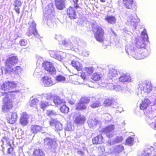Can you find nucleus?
Returning <instances> with one entry per match:
<instances>
[{"label": "nucleus", "instance_id": "nucleus-1", "mask_svg": "<svg viewBox=\"0 0 156 156\" xmlns=\"http://www.w3.org/2000/svg\"><path fill=\"white\" fill-rule=\"evenodd\" d=\"M1 96H4L3 98V105L1 110L5 113L8 112L12 107V100L14 99L15 95L13 92L10 91L7 92H0Z\"/></svg>", "mask_w": 156, "mask_h": 156}, {"label": "nucleus", "instance_id": "nucleus-2", "mask_svg": "<svg viewBox=\"0 0 156 156\" xmlns=\"http://www.w3.org/2000/svg\"><path fill=\"white\" fill-rule=\"evenodd\" d=\"M18 60V59L16 56H14L9 57L6 62V66L9 67V68H7L6 70L7 73L12 74H19L21 71V68L20 66H16L13 68H11L14 64L16 63Z\"/></svg>", "mask_w": 156, "mask_h": 156}, {"label": "nucleus", "instance_id": "nucleus-3", "mask_svg": "<svg viewBox=\"0 0 156 156\" xmlns=\"http://www.w3.org/2000/svg\"><path fill=\"white\" fill-rule=\"evenodd\" d=\"M44 18L46 20L47 24L50 26L52 23L51 19L54 17V9L53 4L51 3L43 10Z\"/></svg>", "mask_w": 156, "mask_h": 156}, {"label": "nucleus", "instance_id": "nucleus-4", "mask_svg": "<svg viewBox=\"0 0 156 156\" xmlns=\"http://www.w3.org/2000/svg\"><path fill=\"white\" fill-rule=\"evenodd\" d=\"M146 114L148 115L147 122L148 123L156 130V120L154 119L156 117V99L154 105L148 108V110L146 112Z\"/></svg>", "mask_w": 156, "mask_h": 156}, {"label": "nucleus", "instance_id": "nucleus-5", "mask_svg": "<svg viewBox=\"0 0 156 156\" xmlns=\"http://www.w3.org/2000/svg\"><path fill=\"white\" fill-rule=\"evenodd\" d=\"M152 90V86L150 82L140 84L138 88V94L139 97L140 95L143 97L145 96L147 94L150 93Z\"/></svg>", "mask_w": 156, "mask_h": 156}, {"label": "nucleus", "instance_id": "nucleus-6", "mask_svg": "<svg viewBox=\"0 0 156 156\" xmlns=\"http://www.w3.org/2000/svg\"><path fill=\"white\" fill-rule=\"evenodd\" d=\"M94 37L96 40L100 42H102L104 39V32L102 28L99 26H95L92 28Z\"/></svg>", "mask_w": 156, "mask_h": 156}, {"label": "nucleus", "instance_id": "nucleus-7", "mask_svg": "<svg viewBox=\"0 0 156 156\" xmlns=\"http://www.w3.org/2000/svg\"><path fill=\"white\" fill-rule=\"evenodd\" d=\"M44 143L45 144L52 152H55V149L58 146L55 140L47 137L44 139Z\"/></svg>", "mask_w": 156, "mask_h": 156}, {"label": "nucleus", "instance_id": "nucleus-8", "mask_svg": "<svg viewBox=\"0 0 156 156\" xmlns=\"http://www.w3.org/2000/svg\"><path fill=\"white\" fill-rule=\"evenodd\" d=\"M28 24L29 26V32L27 33L28 36H30L33 34L37 38H39L40 35L38 34L36 29V24L34 21L33 20H30Z\"/></svg>", "mask_w": 156, "mask_h": 156}, {"label": "nucleus", "instance_id": "nucleus-9", "mask_svg": "<svg viewBox=\"0 0 156 156\" xmlns=\"http://www.w3.org/2000/svg\"><path fill=\"white\" fill-rule=\"evenodd\" d=\"M40 83L44 87H48L54 85L56 83V82L51 77L48 76H43L41 80Z\"/></svg>", "mask_w": 156, "mask_h": 156}, {"label": "nucleus", "instance_id": "nucleus-10", "mask_svg": "<svg viewBox=\"0 0 156 156\" xmlns=\"http://www.w3.org/2000/svg\"><path fill=\"white\" fill-rule=\"evenodd\" d=\"M42 66L51 74L52 75L55 73L56 69L52 63L48 61L44 62L42 63Z\"/></svg>", "mask_w": 156, "mask_h": 156}, {"label": "nucleus", "instance_id": "nucleus-11", "mask_svg": "<svg viewBox=\"0 0 156 156\" xmlns=\"http://www.w3.org/2000/svg\"><path fill=\"white\" fill-rule=\"evenodd\" d=\"M90 102L89 99L87 97L82 98L78 103L76 105V109L79 110H84L87 108L85 104L88 103Z\"/></svg>", "mask_w": 156, "mask_h": 156}, {"label": "nucleus", "instance_id": "nucleus-12", "mask_svg": "<svg viewBox=\"0 0 156 156\" xmlns=\"http://www.w3.org/2000/svg\"><path fill=\"white\" fill-rule=\"evenodd\" d=\"M114 129V126L113 125H111L103 128L102 131L106 134L108 137L110 138L112 137L115 134Z\"/></svg>", "mask_w": 156, "mask_h": 156}, {"label": "nucleus", "instance_id": "nucleus-13", "mask_svg": "<svg viewBox=\"0 0 156 156\" xmlns=\"http://www.w3.org/2000/svg\"><path fill=\"white\" fill-rule=\"evenodd\" d=\"M125 50L126 53L128 55H129V53L131 54L132 56L136 59H140L143 58L142 57L140 56V53H137V54H135L133 47L130 46L129 45H127L126 47Z\"/></svg>", "mask_w": 156, "mask_h": 156}, {"label": "nucleus", "instance_id": "nucleus-14", "mask_svg": "<svg viewBox=\"0 0 156 156\" xmlns=\"http://www.w3.org/2000/svg\"><path fill=\"white\" fill-rule=\"evenodd\" d=\"M141 37L143 40H141L137 41L136 44V46L138 48H144L145 46V44L143 42L144 41H148V36L147 34L144 31L142 32L141 34Z\"/></svg>", "mask_w": 156, "mask_h": 156}, {"label": "nucleus", "instance_id": "nucleus-15", "mask_svg": "<svg viewBox=\"0 0 156 156\" xmlns=\"http://www.w3.org/2000/svg\"><path fill=\"white\" fill-rule=\"evenodd\" d=\"M151 104V101L150 100L147 98H144L142 99L141 101V103L140 104V109L143 110H145L144 111V114L146 115H147L148 116V115H147L146 114V112L148 110H146L147 108L148 107V106L150 105ZM148 119V117L147 118V120Z\"/></svg>", "mask_w": 156, "mask_h": 156}, {"label": "nucleus", "instance_id": "nucleus-16", "mask_svg": "<svg viewBox=\"0 0 156 156\" xmlns=\"http://www.w3.org/2000/svg\"><path fill=\"white\" fill-rule=\"evenodd\" d=\"M49 53L50 55L52 57L55 58L59 61H60L63 57L62 55L65 53L60 51H50Z\"/></svg>", "mask_w": 156, "mask_h": 156}, {"label": "nucleus", "instance_id": "nucleus-17", "mask_svg": "<svg viewBox=\"0 0 156 156\" xmlns=\"http://www.w3.org/2000/svg\"><path fill=\"white\" fill-rule=\"evenodd\" d=\"M49 53L50 55L52 57L55 58L59 61H60L63 57L62 55L65 53L60 51H50Z\"/></svg>", "mask_w": 156, "mask_h": 156}, {"label": "nucleus", "instance_id": "nucleus-18", "mask_svg": "<svg viewBox=\"0 0 156 156\" xmlns=\"http://www.w3.org/2000/svg\"><path fill=\"white\" fill-rule=\"evenodd\" d=\"M17 116L16 112H10L9 114H7L6 116L8 123L11 124L14 123L17 120Z\"/></svg>", "mask_w": 156, "mask_h": 156}, {"label": "nucleus", "instance_id": "nucleus-19", "mask_svg": "<svg viewBox=\"0 0 156 156\" xmlns=\"http://www.w3.org/2000/svg\"><path fill=\"white\" fill-rule=\"evenodd\" d=\"M138 17L135 16L133 17L132 16H130L127 19L128 24L130 25H132L133 29L135 30L136 27V23L138 22Z\"/></svg>", "mask_w": 156, "mask_h": 156}, {"label": "nucleus", "instance_id": "nucleus-20", "mask_svg": "<svg viewBox=\"0 0 156 156\" xmlns=\"http://www.w3.org/2000/svg\"><path fill=\"white\" fill-rule=\"evenodd\" d=\"M66 0H55L56 9L59 10L63 9L66 7Z\"/></svg>", "mask_w": 156, "mask_h": 156}, {"label": "nucleus", "instance_id": "nucleus-21", "mask_svg": "<svg viewBox=\"0 0 156 156\" xmlns=\"http://www.w3.org/2000/svg\"><path fill=\"white\" fill-rule=\"evenodd\" d=\"M67 14L71 19H75L77 17V15L75 11L71 7H70L67 9Z\"/></svg>", "mask_w": 156, "mask_h": 156}, {"label": "nucleus", "instance_id": "nucleus-22", "mask_svg": "<svg viewBox=\"0 0 156 156\" xmlns=\"http://www.w3.org/2000/svg\"><path fill=\"white\" fill-rule=\"evenodd\" d=\"M20 122V124L23 126L27 125L28 123V120L27 114L26 113L23 112L21 114Z\"/></svg>", "mask_w": 156, "mask_h": 156}, {"label": "nucleus", "instance_id": "nucleus-23", "mask_svg": "<svg viewBox=\"0 0 156 156\" xmlns=\"http://www.w3.org/2000/svg\"><path fill=\"white\" fill-rule=\"evenodd\" d=\"M123 140V138L121 136H118L116 138L113 140H110L108 141V144L110 145H112L117 143H119L122 142Z\"/></svg>", "mask_w": 156, "mask_h": 156}, {"label": "nucleus", "instance_id": "nucleus-24", "mask_svg": "<svg viewBox=\"0 0 156 156\" xmlns=\"http://www.w3.org/2000/svg\"><path fill=\"white\" fill-rule=\"evenodd\" d=\"M42 127L40 126L37 125H33L30 127V131L31 133L30 134L32 135V134H34V136L35 134L42 130Z\"/></svg>", "mask_w": 156, "mask_h": 156}, {"label": "nucleus", "instance_id": "nucleus-25", "mask_svg": "<svg viewBox=\"0 0 156 156\" xmlns=\"http://www.w3.org/2000/svg\"><path fill=\"white\" fill-rule=\"evenodd\" d=\"M49 105H53L51 102H48L46 100L43 99L39 103L40 107L44 111L45 109Z\"/></svg>", "mask_w": 156, "mask_h": 156}, {"label": "nucleus", "instance_id": "nucleus-26", "mask_svg": "<svg viewBox=\"0 0 156 156\" xmlns=\"http://www.w3.org/2000/svg\"><path fill=\"white\" fill-rule=\"evenodd\" d=\"M53 102L56 106L58 107L59 106H61L62 105L64 104L65 101L63 99H60L58 96H56L54 97Z\"/></svg>", "mask_w": 156, "mask_h": 156}, {"label": "nucleus", "instance_id": "nucleus-27", "mask_svg": "<svg viewBox=\"0 0 156 156\" xmlns=\"http://www.w3.org/2000/svg\"><path fill=\"white\" fill-rule=\"evenodd\" d=\"M105 20L108 23L114 24L116 22V19L115 16L112 15L107 16L105 17Z\"/></svg>", "mask_w": 156, "mask_h": 156}, {"label": "nucleus", "instance_id": "nucleus-28", "mask_svg": "<svg viewBox=\"0 0 156 156\" xmlns=\"http://www.w3.org/2000/svg\"><path fill=\"white\" fill-rule=\"evenodd\" d=\"M119 81L122 83L129 82L130 80V77L126 74H122L119 78Z\"/></svg>", "mask_w": 156, "mask_h": 156}, {"label": "nucleus", "instance_id": "nucleus-29", "mask_svg": "<svg viewBox=\"0 0 156 156\" xmlns=\"http://www.w3.org/2000/svg\"><path fill=\"white\" fill-rule=\"evenodd\" d=\"M92 141L94 144H100L102 143L103 141L102 135H98L93 138Z\"/></svg>", "mask_w": 156, "mask_h": 156}, {"label": "nucleus", "instance_id": "nucleus-30", "mask_svg": "<svg viewBox=\"0 0 156 156\" xmlns=\"http://www.w3.org/2000/svg\"><path fill=\"white\" fill-rule=\"evenodd\" d=\"M13 5L14 7V9L18 14L20 13V9L21 6V3L19 0H16L14 2Z\"/></svg>", "mask_w": 156, "mask_h": 156}, {"label": "nucleus", "instance_id": "nucleus-31", "mask_svg": "<svg viewBox=\"0 0 156 156\" xmlns=\"http://www.w3.org/2000/svg\"><path fill=\"white\" fill-rule=\"evenodd\" d=\"M87 122L89 127H94L98 123L99 121L97 119H89L88 120Z\"/></svg>", "mask_w": 156, "mask_h": 156}, {"label": "nucleus", "instance_id": "nucleus-32", "mask_svg": "<svg viewBox=\"0 0 156 156\" xmlns=\"http://www.w3.org/2000/svg\"><path fill=\"white\" fill-rule=\"evenodd\" d=\"M71 64L75 68L77 71H80L82 70V65L79 62L75 61H72Z\"/></svg>", "mask_w": 156, "mask_h": 156}, {"label": "nucleus", "instance_id": "nucleus-33", "mask_svg": "<svg viewBox=\"0 0 156 156\" xmlns=\"http://www.w3.org/2000/svg\"><path fill=\"white\" fill-rule=\"evenodd\" d=\"M85 117L82 115H80L77 116L74 121L76 124H83L85 120Z\"/></svg>", "mask_w": 156, "mask_h": 156}, {"label": "nucleus", "instance_id": "nucleus-34", "mask_svg": "<svg viewBox=\"0 0 156 156\" xmlns=\"http://www.w3.org/2000/svg\"><path fill=\"white\" fill-rule=\"evenodd\" d=\"M119 73V71L116 69L113 68L109 69V71L108 74V76L110 78L112 76H115Z\"/></svg>", "mask_w": 156, "mask_h": 156}, {"label": "nucleus", "instance_id": "nucleus-35", "mask_svg": "<svg viewBox=\"0 0 156 156\" xmlns=\"http://www.w3.org/2000/svg\"><path fill=\"white\" fill-rule=\"evenodd\" d=\"M123 2L125 7L126 8L128 9H133V0H123Z\"/></svg>", "mask_w": 156, "mask_h": 156}, {"label": "nucleus", "instance_id": "nucleus-36", "mask_svg": "<svg viewBox=\"0 0 156 156\" xmlns=\"http://www.w3.org/2000/svg\"><path fill=\"white\" fill-rule=\"evenodd\" d=\"M124 147L122 144L115 146L114 149L113 151L116 154H118L123 151Z\"/></svg>", "mask_w": 156, "mask_h": 156}, {"label": "nucleus", "instance_id": "nucleus-37", "mask_svg": "<svg viewBox=\"0 0 156 156\" xmlns=\"http://www.w3.org/2000/svg\"><path fill=\"white\" fill-rule=\"evenodd\" d=\"M69 78L72 79L70 82L75 85H78L83 84V82L81 81L80 79H76L72 76H70Z\"/></svg>", "mask_w": 156, "mask_h": 156}, {"label": "nucleus", "instance_id": "nucleus-38", "mask_svg": "<svg viewBox=\"0 0 156 156\" xmlns=\"http://www.w3.org/2000/svg\"><path fill=\"white\" fill-rule=\"evenodd\" d=\"M152 149L153 148L151 147L150 149H146L141 152L140 156H150L152 153L151 149Z\"/></svg>", "mask_w": 156, "mask_h": 156}, {"label": "nucleus", "instance_id": "nucleus-39", "mask_svg": "<svg viewBox=\"0 0 156 156\" xmlns=\"http://www.w3.org/2000/svg\"><path fill=\"white\" fill-rule=\"evenodd\" d=\"M55 80L57 82L64 83L67 82L65 77L62 75L57 76L55 78Z\"/></svg>", "mask_w": 156, "mask_h": 156}, {"label": "nucleus", "instance_id": "nucleus-40", "mask_svg": "<svg viewBox=\"0 0 156 156\" xmlns=\"http://www.w3.org/2000/svg\"><path fill=\"white\" fill-rule=\"evenodd\" d=\"M43 99H46L47 101L48 100V102H51L52 99V95L51 93H48L44 94L42 96Z\"/></svg>", "mask_w": 156, "mask_h": 156}, {"label": "nucleus", "instance_id": "nucleus-41", "mask_svg": "<svg viewBox=\"0 0 156 156\" xmlns=\"http://www.w3.org/2000/svg\"><path fill=\"white\" fill-rule=\"evenodd\" d=\"M33 155L34 156H42L44 153L41 150L36 149L34 151Z\"/></svg>", "mask_w": 156, "mask_h": 156}, {"label": "nucleus", "instance_id": "nucleus-42", "mask_svg": "<svg viewBox=\"0 0 156 156\" xmlns=\"http://www.w3.org/2000/svg\"><path fill=\"white\" fill-rule=\"evenodd\" d=\"M38 102V100L36 98L30 100V105L31 107L37 108V104Z\"/></svg>", "mask_w": 156, "mask_h": 156}, {"label": "nucleus", "instance_id": "nucleus-43", "mask_svg": "<svg viewBox=\"0 0 156 156\" xmlns=\"http://www.w3.org/2000/svg\"><path fill=\"white\" fill-rule=\"evenodd\" d=\"M60 108V111L62 113H67L69 111V108L64 104L62 105Z\"/></svg>", "mask_w": 156, "mask_h": 156}, {"label": "nucleus", "instance_id": "nucleus-44", "mask_svg": "<svg viewBox=\"0 0 156 156\" xmlns=\"http://www.w3.org/2000/svg\"><path fill=\"white\" fill-rule=\"evenodd\" d=\"M101 103L99 100H98L95 102L92 103L90 105V107L92 108L98 107L101 106Z\"/></svg>", "mask_w": 156, "mask_h": 156}, {"label": "nucleus", "instance_id": "nucleus-45", "mask_svg": "<svg viewBox=\"0 0 156 156\" xmlns=\"http://www.w3.org/2000/svg\"><path fill=\"white\" fill-rule=\"evenodd\" d=\"M101 77L99 74L97 73H95L93 74L92 76V79L94 80L97 81L100 80Z\"/></svg>", "mask_w": 156, "mask_h": 156}, {"label": "nucleus", "instance_id": "nucleus-46", "mask_svg": "<svg viewBox=\"0 0 156 156\" xmlns=\"http://www.w3.org/2000/svg\"><path fill=\"white\" fill-rule=\"evenodd\" d=\"M55 130L60 131L62 130L63 129L62 125L59 122H57L55 125Z\"/></svg>", "mask_w": 156, "mask_h": 156}, {"label": "nucleus", "instance_id": "nucleus-47", "mask_svg": "<svg viewBox=\"0 0 156 156\" xmlns=\"http://www.w3.org/2000/svg\"><path fill=\"white\" fill-rule=\"evenodd\" d=\"M1 89L4 90L9 89L8 81L3 83L1 86Z\"/></svg>", "mask_w": 156, "mask_h": 156}, {"label": "nucleus", "instance_id": "nucleus-48", "mask_svg": "<svg viewBox=\"0 0 156 156\" xmlns=\"http://www.w3.org/2000/svg\"><path fill=\"white\" fill-rule=\"evenodd\" d=\"M81 78H80V79H81V80H83V83H84L85 84H87H87L89 87H90V86H89L88 84L86 83H85V82L87 80H86V78L87 77V75L85 74V73H84L83 72L81 74Z\"/></svg>", "mask_w": 156, "mask_h": 156}, {"label": "nucleus", "instance_id": "nucleus-49", "mask_svg": "<svg viewBox=\"0 0 156 156\" xmlns=\"http://www.w3.org/2000/svg\"><path fill=\"white\" fill-rule=\"evenodd\" d=\"M134 143V139L132 137H128L126 140V144L128 145H132Z\"/></svg>", "mask_w": 156, "mask_h": 156}, {"label": "nucleus", "instance_id": "nucleus-50", "mask_svg": "<svg viewBox=\"0 0 156 156\" xmlns=\"http://www.w3.org/2000/svg\"><path fill=\"white\" fill-rule=\"evenodd\" d=\"M112 103V99L110 98H106L104 101V104L106 106H110Z\"/></svg>", "mask_w": 156, "mask_h": 156}, {"label": "nucleus", "instance_id": "nucleus-51", "mask_svg": "<svg viewBox=\"0 0 156 156\" xmlns=\"http://www.w3.org/2000/svg\"><path fill=\"white\" fill-rule=\"evenodd\" d=\"M74 129V126L71 123L68 124L65 130L66 131H73Z\"/></svg>", "mask_w": 156, "mask_h": 156}, {"label": "nucleus", "instance_id": "nucleus-52", "mask_svg": "<svg viewBox=\"0 0 156 156\" xmlns=\"http://www.w3.org/2000/svg\"><path fill=\"white\" fill-rule=\"evenodd\" d=\"M19 43L21 46H25L28 44V41L26 39H22L20 40Z\"/></svg>", "mask_w": 156, "mask_h": 156}, {"label": "nucleus", "instance_id": "nucleus-53", "mask_svg": "<svg viewBox=\"0 0 156 156\" xmlns=\"http://www.w3.org/2000/svg\"><path fill=\"white\" fill-rule=\"evenodd\" d=\"M42 70L41 68L39 67H37L35 69L34 72V75L35 76H37L39 73Z\"/></svg>", "mask_w": 156, "mask_h": 156}, {"label": "nucleus", "instance_id": "nucleus-54", "mask_svg": "<svg viewBox=\"0 0 156 156\" xmlns=\"http://www.w3.org/2000/svg\"><path fill=\"white\" fill-rule=\"evenodd\" d=\"M47 114L49 116L52 115H57V113L55 111L51 110L47 111Z\"/></svg>", "mask_w": 156, "mask_h": 156}, {"label": "nucleus", "instance_id": "nucleus-55", "mask_svg": "<svg viewBox=\"0 0 156 156\" xmlns=\"http://www.w3.org/2000/svg\"><path fill=\"white\" fill-rule=\"evenodd\" d=\"M85 70L89 74H91L93 72V69L92 67H85Z\"/></svg>", "mask_w": 156, "mask_h": 156}, {"label": "nucleus", "instance_id": "nucleus-56", "mask_svg": "<svg viewBox=\"0 0 156 156\" xmlns=\"http://www.w3.org/2000/svg\"><path fill=\"white\" fill-rule=\"evenodd\" d=\"M9 89H12L16 87L17 84L14 82L8 81Z\"/></svg>", "mask_w": 156, "mask_h": 156}, {"label": "nucleus", "instance_id": "nucleus-57", "mask_svg": "<svg viewBox=\"0 0 156 156\" xmlns=\"http://www.w3.org/2000/svg\"><path fill=\"white\" fill-rule=\"evenodd\" d=\"M123 89V87L119 85L115 86L113 90L116 91H120Z\"/></svg>", "mask_w": 156, "mask_h": 156}, {"label": "nucleus", "instance_id": "nucleus-58", "mask_svg": "<svg viewBox=\"0 0 156 156\" xmlns=\"http://www.w3.org/2000/svg\"><path fill=\"white\" fill-rule=\"evenodd\" d=\"M8 144L10 147L7 150V152L9 154H12L13 151V148L11 147V145L10 142L8 143Z\"/></svg>", "mask_w": 156, "mask_h": 156}, {"label": "nucleus", "instance_id": "nucleus-59", "mask_svg": "<svg viewBox=\"0 0 156 156\" xmlns=\"http://www.w3.org/2000/svg\"><path fill=\"white\" fill-rule=\"evenodd\" d=\"M114 87L115 86L112 83H108L106 87L107 89H109L111 90H113L114 89Z\"/></svg>", "mask_w": 156, "mask_h": 156}, {"label": "nucleus", "instance_id": "nucleus-60", "mask_svg": "<svg viewBox=\"0 0 156 156\" xmlns=\"http://www.w3.org/2000/svg\"><path fill=\"white\" fill-rule=\"evenodd\" d=\"M45 71L44 70H42L38 74V75H37V76H36L37 77H42V78L43 77V76H45Z\"/></svg>", "mask_w": 156, "mask_h": 156}, {"label": "nucleus", "instance_id": "nucleus-61", "mask_svg": "<svg viewBox=\"0 0 156 156\" xmlns=\"http://www.w3.org/2000/svg\"><path fill=\"white\" fill-rule=\"evenodd\" d=\"M57 121L54 120L53 119H51L49 121V124L51 126H53V125H55L56 124V123L57 122Z\"/></svg>", "mask_w": 156, "mask_h": 156}, {"label": "nucleus", "instance_id": "nucleus-62", "mask_svg": "<svg viewBox=\"0 0 156 156\" xmlns=\"http://www.w3.org/2000/svg\"><path fill=\"white\" fill-rule=\"evenodd\" d=\"M105 117H106L108 118V119H107L106 118H105L106 120H109L110 119H111V115L108 114H105L104 115Z\"/></svg>", "mask_w": 156, "mask_h": 156}, {"label": "nucleus", "instance_id": "nucleus-63", "mask_svg": "<svg viewBox=\"0 0 156 156\" xmlns=\"http://www.w3.org/2000/svg\"><path fill=\"white\" fill-rule=\"evenodd\" d=\"M62 36L60 35H55V39L56 40L59 41L62 39Z\"/></svg>", "mask_w": 156, "mask_h": 156}, {"label": "nucleus", "instance_id": "nucleus-64", "mask_svg": "<svg viewBox=\"0 0 156 156\" xmlns=\"http://www.w3.org/2000/svg\"><path fill=\"white\" fill-rule=\"evenodd\" d=\"M62 44L65 46H68V43L65 40H64L63 41H62Z\"/></svg>", "mask_w": 156, "mask_h": 156}]
</instances>
